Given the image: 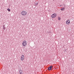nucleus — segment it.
Instances as JSON below:
<instances>
[{
  "label": "nucleus",
  "instance_id": "423d86ee",
  "mask_svg": "<svg viewBox=\"0 0 74 74\" xmlns=\"http://www.w3.org/2000/svg\"><path fill=\"white\" fill-rule=\"evenodd\" d=\"M23 71H22V70L20 69L19 71V73L20 74H23Z\"/></svg>",
  "mask_w": 74,
  "mask_h": 74
},
{
  "label": "nucleus",
  "instance_id": "1a4fd4ad",
  "mask_svg": "<svg viewBox=\"0 0 74 74\" xmlns=\"http://www.w3.org/2000/svg\"><path fill=\"white\" fill-rule=\"evenodd\" d=\"M58 20L60 21V19H61V18H60V17H58Z\"/></svg>",
  "mask_w": 74,
  "mask_h": 74
},
{
  "label": "nucleus",
  "instance_id": "7ed1b4c3",
  "mask_svg": "<svg viewBox=\"0 0 74 74\" xmlns=\"http://www.w3.org/2000/svg\"><path fill=\"white\" fill-rule=\"evenodd\" d=\"M66 25H70V21L69 20H67L66 22Z\"/></svg>",
  "mask_w": 74,
  "mask_h": 74
},
{
  "label": "nucleus",
  "instance_id": "f03ea898",
  "mask_svg": "<svg viewBox=\"0 0 74 74\" xmlns=\"http://www.w3.org/2000/svg\"><path fill=\"white\" fill-rule=\"evenodd\" d=\"M27 44V43H26V40H24L22 42V45L24 47H25L26 45Z\"/></svg>",
  "mask_w": 74,
  "mask_h": 74
},
{
  "label": "nucleus",
  "instance_id": "20e7f679",
  "mask_svg": "<svg viewBox=\"0 0 74 74\" xmlns=\"http://www.w3.org/2000/svg\"><path fill=\"white\" fill-rule=\"evenodd\" d=\"M56 14L54 13L51 15V18H55L56 16Z\"/></svg>",
  "mask_w": 74,
  "mask_h": 74
},
{
  "label": "nucleus",
  "instance_id": "9d476101",
  "mask_svg": "<svg viewBox=\"0 0 74 74\" xmlns=\"http://www.w3.org/2000/svg\"><path fill=\"white\" fill-rule=\"evenodd\" d=\"M7 10H8V11H11V10H10V9H9V8Z\"/></svg>",
  "mask_w": 74,
  "mask_h": 74
},
{
  "label": "nucleus",
  "instance_id": "0eeeda50",
  "mask_svg": "<svg viewBox=\"0 0 74 74\" xmlns=\"http://www.w3.org/2000/svg\"><path fill=\"white\" fill-rule=\"evenodd\" d=\"M52 67V65L50 66L48 68V70H51Z\"/></svg>",
  "mask_w": 74,
  "mask_h": 74
},
{
  "label": "nucleus",
  "instance_id": "f257e3e1",
  "mask_svg": "<svg viewBox=\"0 0 74 74\" xmlns=\"http://www.w3.org/2000/svg\"><path fill=\"white\" fill-rule=\"evenodd\" d=\"M21 14L23 16H25L27 15V12L25 11H23L21 12Z\"/></svg>",
  "mask_w": 74,
  "mask_h": 74
},
{
  "label": "nucleus",
  "instance_id": "39448f33",
  "mask_svg": "<svg viewBox=\"0 0 74 74\" xmlns=\"http://www.w3.org/2000/svg\"><path fill=\"white\" fill-rule=\"evenodd\" d=\"M24 58H25V57L24 56V55H22L21 58V61H23V60H24Z\"/></svg>",
  "mask_w": 74,
  "mask_h": 74
},
{
  "label": "nucleus",
  "instance_id": "9b49d317",
  "mask_svg": "<svg viewBox=\"0 0 74 74\" xmlns=\"http://www.w3.org/2000/svg\"><path fill=\"white\" fill-rule=\"evenodd\" d=\"M37 4H38V3H35V5H37Z\"/></svg>",
  "mask_w": 74,
  "mask_h": 74
},
{
  "label": "nucleus",
  "instance_id": "6e6552de",
  "mask_svg": "<svg viewBox=\"0 0 74 74\" xmlns=\"http://www.w3.org/2000/svg\"><path fill=\"white\" fill-rule=\"evenodd\" d=\"M61 11H63L64 10V8H62L61 9Z\"/></svg>",
  "mask_w": 74,
  "mask_h": 74
}]
</instances>
